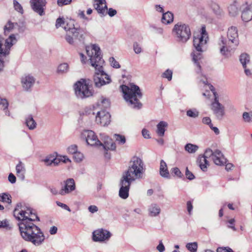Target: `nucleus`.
<instances>
[{"instance_id": "obj_1", "label": "nucleus", "mask_w": 252, "mask_h": 252, "mask_svg": "<svg viewBox=\"0 0 252 252\" xmlns=\"http://www.w3.org/2000/svg\"><path fill=\"white\" fill-rule=\"evenodd\" d=\"M14 217L19 220L18 225L22 238L36 246L41 245L45 236L40 228L34 223L39 221L35 211L21 203L17 204L13 211Z\"/></svg>"}, {"instance_id": "obj_2", "label": "nucleus", "mask_w": 252, "mask_h": 252, "mask_svg": "<svg viewBox=\"0 0 252 252\" xmlns=\"http://www.w3.org/2000/svg\"><path fill=\"white\" fill-rule=\"evenodd\" d=\"M86 53L89 57L91 65L95 69L94 82L95 86L100 88L110 83V76L103 70L104 60L102 59L99 47L96 44L88 46L86 48Z\"/></svg>"}, {"instance_id": "obj_3", "label": "nucleus", "mask_w": 252, "mask_h": 252, "mask_svg": "<svg viewBox=\"0 0 252 252\" xmlns=\"http://www.w3.org/2000/svg\"><path fill=\"white\" fill-rule=\"evenodd\" d=\"M227 39L221 36L219 41L220 54L225 57L231 56L236 48L239 45L238 30L236 27L231 26L228 28L227 32Z\"/></svg>"}, {"instance_id": "obj_4", "label": "nucleus", "mask_w": 252, "mask_h": 252, "mask_svg": "<svg viewBox=\"0 0 252 252\" xmlns=\"http://www.w3.org/2000/svg\"><path fill=\"white\" fill-rule=\"evenodd\" d=\"M208 38V35L204 27H202L200 34L194 36L193 46L196 49V51H193L191 55L193 62L198 68V70H196L198 74L201 73L199 61L202 59L201 53L206 49Z\"/></svg>"}, {"instance_id": "obj_5", "label": "nucleus", "mask_w": 252, "mask_h": 252, "mask_svg": "<svg viewBox=\"0 0 252 252\" xmlns=\"http://www.w3.org/2000/svg\"><path fill=\"white\" fill-rule=\"evenodd\" d=\"M145 167L143 160L137 156L133 157L129 163L127 170L124 173L123 177L133 182L143 178Z\"/></svg>"}, {"instance_id": "obj_6", "label": "nucleus", "mask_w": 252, "mask_h": 252, "mask_svg": "<svg viewBox=\"0 0 252 252\" xmlns=\"http://www.w3.org/2000/svg\"><path fill=\"white\" fill-rule=\"evenodd\" d=\"M121 88L124 98L128 105L133 108H140L142 104L139 99L142 97V94L139 87L133 83H130L127 86L122 85Z\"/></svg>"}, {"instance_id": "obj_7", "label": "nucleus", "mask_w": 252, "mask_h": 252, "mask_svg": "<svg viewBox=\"0 0 252 252\" xmlns=\"http://www.w3.org/2000/svg\"><path fill=\"white\" fill-rule=\"evenodd\" d=\"M200 82L204 85L206 89L208 88L213 93L214 98L211 103V109L217 120H222L225 114V107L220 102L218 94L215 91L214 87L208 84V81L205 76H203V78L200 79Z\"/></svg>"}, {"instance_id": "obj_8", "label": "nucleus", "mask_w": 252, "mask_h": 252, "mask_svg": "<svg viewBox=\"0 0 252 252\" xmlns=\"http://www.w3.org/2000/svg\"><path fill=\"white\" fill-rule=\"evenodd\" d=\"M74 23V21L70 20L64 27L66 32L65 39L70 45L74 44L75 39L83 41L86 34L85 30L80 27H75Z\"/></svg>"}, {"instance_id": "obj_9", "label": "nucleus", "mask_w": 252, "mask_h": 252, "mask_svg": "<svg viewBox=\"0 0 252 252\" xmlns=\"http://www.w3.org/2000/svg\"><path fill=\"white\" fill-rule=\"evenodd\" d=\"M172 34L177 41L185 43L190 37L191 32L188 25L178 22L174 25L172 29Z\"/></svg>"}, {"instance_id": "obj_10", "label": "nucleus", "mask_w": 252, "mask_h": 252, "mask_svg": "<svg viewBox=\"0 0 252 252\" xmlns=\"http://www.w3.org/2000/svg\"><path fill=\"white\" fill-rule=\"evenodd\" d=\"M76 96L79 99H84L93 95V92L84 79L77 81L74 85Z\"/></svg>"}, {"instance_id": "obj_11", "label": "nucleus", "mask_w": 252, "mask_h": 252, "mask_svg": "<svg viewBox=\"0 0 252 252\" xmlns=\"http://www.w3.org/2000/svg\"><path fill=\"white\" fill-rule=\"evenodd\" d=\"M241 18L243 22H248L252 20V2L244 0L241 3Z\"/></svg>"}, {"instance_id": "obj_12", "label": "nucleus", "mask_w": 252, "mask_h": 252, "mask_svg": "<svg viewBox=\"0 0 252 252\" xmlns=\"http://www.w3.org/2000/svg\"><path fill=\"white\" fill-rule=\"evenodd\" d=\"M111 236L110 231L103 228H99L94 231L92 239L94 242H102L108 241Z\"/></svg>"}, {"instance_id": "obj_13", "label": "nucleus", "mask_w": 252, "mask_h": 252, "mask_svg": "<svg viewBox=\"0 0 252 252\" xmlns=\"http://www.w3.org/2000/svg\"><path fill=\"white\" fill-rule=\"evenodd\" d=\"M132 181L122 176L120 183L119 196L124 199L128 197L129 190Z\"/></svg>"}, {"instance_id": "obj_14", "label": "nucleus", "mask_w": 252, "mask_h": 252, "mask_svg": "<svg viewBox=\"0 0 252 252\" xmlns=\"http://www.w3.org/2000/svg\"><path fill=\"white\" fill-rule=\"evenodd\" d=\"M110 114L104 110L97 112L95 116V122L102 126H106L110 123Z\"/></svg>"}, {"instance_id": "obj_15", "label": "nucleus", "mask_w": 252, "mask_h": 252, "mask_svg": "<svg viewBox=\"0 0 252 252\" xmlns=\"http://www.w3.org/2000/svg\"><path fill=\"white\" fill-rule=\"evenodd\" d=\"M83 136L86 138V142L91 146H96L101 144V142L99 140L92 130H86L82 133Z\"/></svg>"}, {"instance_id": "obj_16", "label": "nucleus", "mask_w": 252, "mask_h": 252, "mask_svg": "<svg viewBox=\"0 0 252 252\" xmlns=\"http://www.w3.org/2000/svg\"><path fill=\"white\" fill-rule=\"evenodd\" d=\"M100 136L102 142L101 144L98 145V146L102 147L103 149L105 151L115 150L116 148V144L111 138L105 133H100Z\"/></svg>"}, {"instance_id": "obj_17", "label": "nucleus", "mask_w": 252, "mask_h": 252, "mask_svg": "<svg viewBox=\"0 0 252 252\" xmlns=\"http://www.w3.org/2000/svg\"><path fill=\"white\" fill-rule=\"evenodd\" d=\"M30 4L32 9L40 16L45 14L44 7L46 5V0H30Z\"/></svg>"}, {"instance_id": "obj_18", "label": "nucleus", "mask_w": 252, "mask_h": 252, "mask_svg": "<svg viewBox=\"0 0 252 252\" xmlns=\"http://www.w3.org/2000/svg\"><path fill=\"white\" fill-rule=\"evenodd\" d=\"M64 186L62 188L59 194L64 195L75 189V183L73 179L68 178L64 182Z\"/></svg>"}, {"instance_id": "obj_19", "label": "nucleus", "mask_w": 252, "mask_h": 252, "mask_svg": "<svg viewBox=\"0 0 252 252\" xmlns=\"http://www.w3.org/2000/svg\"><path fill=\"white\" fill-rule=\"evenodd\" d=\"M93 6L100 16H106L107 5L105 0H93Z\"/></svg>"}, {"instance_id": "obj_20", "label": "nucleus", "mask_w": 252, "mask_h": 252, "mask_svg": "<svg viewBox=\"0 0 252 252\" xmlns=\"http://www.w3.org/2000/svg\"><path fill=\"white\" fill-rule=\"evenodd\" d=\"M35 81V78L30 74L25 75L21 78L22 87L26 91L31 90L33 86Z\"/></svg>"}, {"instance_id": "obj_21", "label": "nucleus", "mask_w": 252, "mask_h": 252, "mask_svg": "<svg viewBox=\"0 0 252 252\" xmlns=\"http://www.w3.org/2000/svg\"><path fill=\"white\" fill-rule=\"evenodd\" d=\"M243 0H235L228 7V11L230 16L235 17L238 15L239 10L241 11V6L240 3Z\"/></svg>"}, {"instance_id": "obj_22", "label": "nucleus", "mask_w": 252, "mask_h": 252, "mask_svg": "<svg viewBox=\"0 0 252 252\" xmlns=\"http://www.w3.org/2000/svg\"><path fill=\"white\" fill-rule=\"evenodd\" d=\"M215 164L217 165H223L226 163V159L223 156L220 151L216 150L214 151V154L212 158Z\"/></svg>"}, {"instance_id": "obj_23", "label": "nucleus", "mask_w": 252, "mask_h": 252, "mask_svg": "<svg viewBox=\"0 0 252 252\" xmlns=\"http://www.w3.org/2000/svg\"><path fill=\"white\" fill-rule=\"evenodd\" d=\"M148 215L152 217H156L158 216L161 212L160 206L156 203H152L148 207Z\"/></svg>"}, {"instance_id": "obj_24", "label": "nucleus", "mask_w": 252, "mask_h": 252, "mask_svg": "<svg viewBox=\"0 0 252 252\" xmlns=\"http://www.w3.org/2000/svg\"><path fill=\"white\" fill-rule=\"evenodd\" d=\"M43 161L46 166H56L59 165L61 162V160L59 158H56L54 155H50L46 157L45 158L43 159Z\"/></svg>"}, {"instance_id": "obj_25", "label": "nucleus", "mask_w": 252, "mask_h": 252, "mask_svg": "<svg viewBox=\"0 0 252 252\" xmlns=\"http://www.w3.org/2000/svg\"><path fill=\"white\" fill-rule=\"evenodd\" d=\"M159 174L164 178L169 179L170 177L167 164L163 159H161L160 162Z\"/></svg>"}, {"instance_id": "obj_26", "label": "nucleus", "mask_w": 252, "mask_h": 252, "mask_svg": "<svg viewBox=\"0 0 252 252\" xmlns=\"http://www.w3.org/2000/svg\"><path fill=\"white\" fill-rule=\"evenodd\" d=\"M168 124L165 121H160L157 126V134L160 137H163L164 135L165 128L167 127Z\"/></svg>"}, {"instance_id": "obj_27", "label": "nucleus", "mask_w": 252, "mask_h": 252, "mask_svg": "<svg viewBox=\"0 0 252 252\" xmlns=\"http://www.w3.org/2000/svg\"><path fill=\"white\" fill-rule=\"evenodd\" d=\"M16 173L19 178L24 180L25 178V174L26 169L24 163L21 161H19L18 164L16 166Z\"/></svg>"}, {"instance_id": "obj_28", "label": "nucleus", "mask_w": 252, "mask_h": 252, "mask_svg": "<svg viewBox=\"0 0 252 252\" xmlns=\"http://www.w3.org/2000/svg\"><path fill=\"white\" fill-rule=\"evenodd\" d=\"M174 16L173 14L167 11L162 14L161 18V22L162 23L165 24H168L173 21Z\"/></svg>"}, {"instance_id": "obj_29", "label": "nucleus", "mask_w": 252, "mask_h": 252, "mask_svg": "<svg viewBox=\"0 0 252 252\" xmlns=\"http://www.w3.org/2000/svg\"><path fill=\"white\" fill-rule=\"evenodd\" d=\"M239 61L243 68H245L247 65L250 63V57L245 53H242L239 57Z\"/></svg>"}, {"instance_id": "obj_30", "label": "nucleus", "mask_w": 252, "mask_h": 252, "mask_svg": "<svg viewBox=\"0 0 252 252\" xmlns=\"http://www.w3.org/2000/svg\"><path fill=\"white\" fill-rule=\"evenodd\" d=\"M197 162L202 171H205L206 170L207 165H209V163L205 158L202 156H199L197 159Z\"/></svg>"}, {"instance_id": "obj_31", "label": "nucleus", "mask_w": 252, "mask_h": 252, "mask_svg": "<svg viewBox=\"0 0 252 252\" xmlns=\"http://www.w3.org/2000/svg\"><path fill=\"white\" fill-rule=\"evenodd\" d=\"M8 106V102L7 99L0 96V109L5 111V114L8 116H10V112L7 110Z\"/></svg>"}, {"instance_id": "obj_32", "label": "nucleus", "mask_w": 252, "mask_h": 252, "mask_svg": "<svg viewBox=\"0 0 252 252\" xmlns=\"http://www.w3.org/2000/svg\"><path fill=\"white\" fill-rule=\"evenodd\" d=\"M209 6L213 11L214 13L217 15H220L222 13V10L220 6L215 2L211 1L209 3Z\"/></svg>"}, {"instance_id": "obj_33", "label": "nucleus", "mask_w": 252, "mask_h": 252, "mask_svg": "<svg viewBox=\"0 0 252 252\" xmlns=\"http://www.w3.org/2000/svg\"><path fill=\"white\" fill-rule=\"evenodd\" d=\"M69 71V65L66 63L60 64L57 68V72L58 74H63L68 72Z\"/></svg>"}, {"instance_id": "obj_34", "label": "nucleus", "mask_w": 252, "mask_h": 252, "mask_svg": "<svg viewBox=\"0 0 252 252\" xmlns=\"http://www.w3.org/2000/svg\"><path fill=\"white\" fill-rule=\"evenodd\" d=\"M11 196L7 192L0 193V201L11 204L12 202Z\"/></svg>"}, {"instance_id": "obj_35", "label": "nucleus", "mask_w": 252, "mask_h": 252, "mask_svg": "<svg viewBox=\"0 0 252 252\" xmlns=\"http://www.w3.org/2000/svg\"><path fill=\"white\" fill-rule=\"evenodd\" d=\"M26 123L29 128L31 130L34 129L36 126V123L31 115L26 118Z\"/></svg>"}, {"instance_id": "obj_36", "label": "nucleus", "mask_w": 252, "mask_h": 252, "mask_svg": "<svg viewBox=\"0 0 252 252\" xmlns=\"http://www.w3.org/2000/svg\"><path fill=\"white\" fill-rule=\"evenodd\" d=\"M97 106L101 108L105 109L109 107L110 102L108 99L101 97L100 100L98 101Z\"/></svg>"}, {"instance_id": "obj_37", "label": "nucleus", "mask_w": 252, "mask_h": 252, "mask_svg": "<svg viewBox=\"0 0 252 252\" xmlns=\"http://www.w3.org/2000/svg\"><path fill=\"white\" fill-rule=\"evenodd\" d=\"M185 149L188 153L192 154L194 153L197 151L198 149V147L196 145L188 143L185 145Z\"/></svg>"}, {"instance_id": "obj_38", "label": "nucleus", "mask_w": 252, "mask_h": 252, "mask_svg": "<svg viewBox=\"0 0 252 252\" xmlns=\"http://www.w3.org/2000/svg\"><path fill=\"white\" fill-rule=\"evenodd\" d=\"M186 248L189 250L190 252H196L198 244L197 242H192V243H188L186 244Z\"/></svg>"}, {"instance_id": "obj_39", "label": "nucleus", "mask_w": 252, "mask_h": 252, "mask_svg": "<svg viewBox=\"0 0 252 252\" xmlns=\"http://www.w3.org/2000/svg\"><path fill=\"white\" fill-rule=\"evenodd\" d=\"M114 137L116 141L120 145H124L126 142V137L124 135L119 134H115Z\"/></svg>"}, {"instance_id": "obj_40", "label": "nucleus", "mask_w": 252, "mask_h": 252, "mask_svg": "<svg viewBox=\"0 0 252 252\" xmlns=\"http://www.w3.org/2000/svg\"><path fill=\"white\" fill-rule=\"evenodd\" d=\"M187 115L188 117L195 118L198 117L199 112L195 109H189L187 111Z\"/></svg>"}, {"instance_id": "obj_41", "label": "nucleus", "mask_w": 252, "mask_h": 252, "mask_svg": "<svg viewBox=\"0 0 252 252\" xmlns=\"http://www.w3.org/2000/svg\"><path fill=\"white\" fill-rule=\"evenodd\" d=\"M109 63L111 66L115 68H119L121 67L119 62L117 61L114 57H110L109 59Z\"/></svg>"}, {"instance_id": "obj_42", "label": "nucleus", "mask_w": 252, "mask_h": 252, "mask_svg": "<svg viewBox=\"0 0 252 252\" xmlns=\"http://www.w3.org/2000/svg\"><path fill=\"white\" fill-rule=\"evenodd\" d=\"M73 158L77 162H81L84 158V155L82 153L77 151L73 155Z\"/></svg>"}, {"instance_id": "obj_43", "label": "nucleus", "mask_w": 252, "mask_h": 252, "mask_svg": "<svg viewBox=\"0 0 252 252\" xmlns=\"http://www.w3.org/2000/svg\"><path fill=\"white\" fill-rule=\"evenodd\" d=\"M13 4L15 9L19 12V13L22 14L23 13V9L21 5L16 0H14Z\"/></svg>"}, {"instance_id": "obj_44", "label": "nucleus", "mask_w": 252, "mask_h": 252, "mask_svg": "<svg viewBox=\"0 0 252 252\" xmlns=\"http://www.w3.org/2000/svg\"><path fill=\"white\" fill-rule=\"evenodd\" d=\"M251 112L250 113L245 112L243 114V119L245 122L250 123L252 122V118L251 117Z\"/></svg>"}, {"instance_id": "obj_45", "label": "nucleus", "mask_w": 252, "mask_h": 252, "mask_svg": "<svg viewBox=\"0 0 252 252\" xmlns=\"http://www.w3.org/2000/svg\"><path fill=\"white\" fill-rule=\"evenodd\" d=\"M162 77L167 78L168 81H170L172 78V71L168 69L162 75Z\"/></svg>"}, {"instance_id": "obj_46", "label": "nucleus", "mask_w": 252, "mask_h": 252, "mask_svg": "<svg viewBox=\"0 0 252 252\" xmlns=\"http://www.w3.org/2000/svg\"><path fill=\"white\" fill-rule=\"evenodd\" d=\"M15 25H17V24H15L13 23L8 22V23L4 27L5 33L6 34V32H9L11 31L14 28Z\"/></svg>"}, {"instance_id": "obj_47", "label": "nucleus", "mask_w": 252, "mask_h": 252, "mask_svg": "<svg viewBox=\"0 0 252 252\" xmlns=\"http://www.w3.org/2000/svg\"><path fill=\"white\" fill-rule=\"evenodd\" d=\"M171 172L172 174L179 178H182L183 174L178 167H174L171 169Z\"/></svg>"}, {"instance_id": "obj_48", "label": "nucleus", "mask_w": 252, "mask_h": 252, "mask_svg": "<svg viewBox=\"0 0 252 252\" xmlns=\"http://www.w3.org/2000/svg\"><path fill=\"white\" fill-rule=\"evenodd\" d=\"M214 154V152H213L211 149L208 148L206 150L204 155L202 156L205 158L206 159L210 158H212Z\"/></svg>"}, {"instance_id": "obj_49", "label": "nucleus", "mask_w": 252, "mask_h": 252, "mask_svg": "<svg viewBox=\"0 0 252 252\" xmlns=\"http://www.w3.org/2000/svg\"><path fill=\"white\" fill-rule=\"evenodd\" d=\"M67 23H65L63 18H59L56 20V26L57 28H58L59 27H62L64 28V27L66 25Z\"/></svg>"}, {"instance_id": "obj_50", "label": "nucleus", "mask_w": 252, "mask_h": 252, "mask_svg": "<svg viewBox=\"0 0 252 252\" xmlns=\"http://www.w3.org/2000/svg\"><path fill=\"white\" fill-rule=\"evenodd\" d=\"M67 151L69 154L74 155L78 151V147L76 145H71L67 148Z\"/></svg>"}, {"instance_id": "obj_51", "label": "nucleus", "mask_w": 252, "mask_h": 252, "mask_svg": "<svg viewBox=\"0 0 252 252\" xmlns=\"http://www.w3.org/2000/svg\"><path fill=\"white\" fill-rule=\"evenodd\" d=\"M133 50L136 54H139L142 52V48L137 42L133 43Z\"/></svg>"}, {"instance_id": "obj_52", "label": "nucleus", "mask_w": 252, "mask_h": 252, "mask_svg": "<svg viewBox=\"0 0 252 252\" xmlns=\"http://www.w3.org/2000/svg\"><path fill=\"white\" fill-rule=\"evenodd\" d=\"M185 175L187 178L189 180H192L195 178V176L192 172L189 171L188 167L186 169Z\"/></svg>"}, {"instance_id": "obj_53", "label": "nucleus", "mask_w": 252, "mask_h": 252, "mask_svg": "<svg viewBox=\"0 0 252 252\" xmlns=\"http://www.w3.org/2000/svg\"><path fill=\"white\" fill-rule=\"evenodd\" d=\"M117 12L116 10L112 8L108 9L107 7L106 15L108 14L110 17H112L114 16L117 14Z\"/></svg>"}, {"instance_id": "obj_54", "label": "nucleus", "mask_w": 252, "mask_h": 252, "mask_svg": "<svg viewBox=\"0 0 252 252\" xmlns=\"http://www.w3.org/2000/svg\"><path fill=\"white\" fill-rule=\"evenodd\" d=\"M202 122L203 124L207 125L209 126L212 124L211 119L209 117H205L203 118L202 120Z\"/></svg>"}, {"instance_id": "obj_55", "label": "nucleus", "mask_w": 252, "mask_h": 252, "mask_svg": "<svg viewBox=\"0 0 252 252\" xmlns=\"http://www.w3.org/2000/svg\"><path fill=\"white\" fill-rule=\"evenodd\" d=\"M235 222V220L234 219H231L228 220V223L229 225H228V227L232 229L233 231H236V229L234 226V223Z\"/></svg>"}, {"instance_id": "obj_56", "label": "nucleus", "mask_w": 252, "mask_h": 252, "mask_svg": "<svg viewBox=\"0 0 252 252\" xmlns=\"http://www.w3.org/2000/svg\"><path fill=\"white\" fill-rule=\"evenodd\" d=\"M56 204L58 206L62 207L63 209L66 210L68 212L71 211L69 207L67 205L63 204L60 201H56Z\"/></svg>"}, {"instance_id": "obj_57", "label": "nucleus", "mask_w": 252, "mask_h": 252, "mask_svg": "<svg viewBox=\"0 0 252 252\" xmlns=\"http://www.w3.org/2000/svg\"><path fill=\"white\" fill-rule=\"evenodd\" d=\"M217 252H234L233 250L229 248H219L217 250Z\"/></svg>"}, {"instance_id": "obj_58", "label": "nucleus", "mask_w": 252, "mask_h": 252, "mask_svg": "<svg viewBox=\"0 0 252 252\" xmlns=\"http://www.w3.org/2000/svg\"><path fill=\"white\" fill-rule=\"evenodd\" d=\"M71 0H58L57 3L59 6H63L70 3Z\"/></svg>"}, {"instance_id": "obj_59", "label": "nucleus", "mask_w": 252, "mask_h": 252, "mask_svg": "<svg viewBox=\"0 0 252 252\" xmlns=\"http://www.w3.org/2000/svg\"><path fill=\"white\" fill-rule=\"evenodd\" d=\"M88 210L91 213H94L98 211V207L95 205H91L88 207Z\"/></svg>"}, {"instance_id": "obj_60", "label": "nucleus", "mask_w": 252, "mask_h": 252, "mask_svg": "<svg viewBox=\"0 0 252 252\" xmlns=\"http://www.w3.org/2000/svg\"><path fill=\"white\" fill-rule=\"evenodd\" d=\"M157 249L159 252H163L164 251L165 248L161 241L159 242L158 245L157 247Z\"/></svg>"}, {"instance_id": "obj_61", "label": "nucleus", "mask_w": 252, "mask_h": 252, "mask_svg": "<svg viewBox=\"0 0 252 252\" xmlns=\"http://www.w3.org/2000/svg\"><path fill=\"white\" fill-rule=\"evenodd\" d=\"M142 134L143 136L145 138L149 139L150 138V132L148 130H147L146 129H143L142 130Z\"/></svg>"}, {"instance_id": "obj_62", "label": "nucleus", "mask_w": 252, "mask_h": 252, "mask_svg": "<svg viewBox=\"0 0 252 252\" xmlns=\"http://www.w3.org/2000/svg\"><path fill=\"white\" fill-rule=\"evenodd\" d=\"M16 177L12 174L10 173L8 176V181L12 184L16 182Z\"/></svg>"}, {"instance_id": "obj_63", "label": "nucleus", "mask_w": 252, "mask_h": 252, "mask_svg": "<svg viewBox=\"0 0 252 252\" xmlns=\"http://www.w3.org/2000/svg\"><path fill=\"white\" fill-rule=\"evenodd\" d=\"M187 206L188 211L189 212V214L190 215L191 214V212L193 208L191 202L190 201H188L187 203Z\"/></svg>"}, {"instance_id": "obj_64", "label": "nucleus", "mask_w": 252, "mask_h": 252, "mask_svg": "<svg viewBox=\"0 0 252 252\" xmlns=\"http://www.w3.org/2000/svg\"><path fill=\"white\" fill-rule=\"evenodd\" d=\"M9 226L8 222L6 220L0 221V228H7Z\"/></svg>"}]
</instances>
